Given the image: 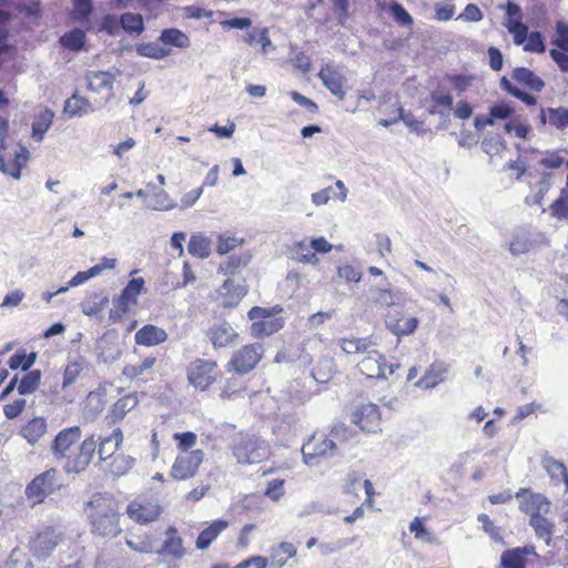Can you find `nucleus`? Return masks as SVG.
<instances>
[{
	"instance_id": "1",
	"label": "nucleus",
	"mask_w": 568,
	"mask_h": 568,
	"mask_svg": "<svg viewBox=\"0 0 568 568\" xmlns=\"http://www.w3.org/2000/svg\"><path fill=\"white\" fill-rule=\"evenodd\" d=\"M92 532L102 538H113L122 529L120 527L119 505L110 494H94L83 506Z\"/></svg>"
},
{
	"instance_id": "2",
	"label": "nucleus",
	"mask_w": 568,
	"mask_h": 568,
	"mask_svg": "<svg viewBox=\"0 0 568 568\" xmlns=\"http://www.w3.org/2000/svg\"><path fill=\"white\" fill-rule=\"evenodd\" d=\"M280 306L274 307H252L248 312V317L253 321L251 331L255 337L268 336L277 332L283 327V320L275 317L276 314L281 313Z\"/></svg>"
},
{
	"instance_id": "3",
	"label": "nucleus",
	"mask_w": 568,
	"mask_h": 568,
	"mask_svg": "<svg viewBox=\"0 0 568 568\" xmlns=\"http://www.w3.org/2000/svg\"><path fill=\"white\" fill-rule=\"evenodd\" d=\"M303 459L308 466L318 464L321 457H333L338 454L337 443L323 433H314L302 447Z\"/></svg>"
},
{
	"instance_id": "4",
	"label": "nucleus",
	"mask_w": 568,
	"mask_h": 568,
	"mask_svg": "<svg viewBox=\"0 0 568 568\" xmlns=\"http://www.w3.org/2000/svg\"><path fill=\"white\" fill-rule=\"evenodd\" d=\"M62 484L58 478V470L51 468L37 476L26 488V495L34 504H40L44 499L59 490Z\"/></svg>"
},
{
	"instance_id": "5",
	"label": "nucleus",
	"mask_w": 568,
	"mask_h": 568,
	"mask_svg": "<svg viewBox=\"0 0 568 568\" xmlns=\"http://www.w3.org/2000/svg\"><path fill=\"white\" fill-rule=\"evenodd\" d=\"M234 455L242 464L260 463L268 456V446L255 436H245L236 443Z\"/></svg>"
},
{
	"instance_id": "6",
	"label": "nucleus",
	"mask_w": 568,
	"mask_h": 568,
	"mask_svg": "<svg viewBox=\"0 0 568 568\" xmlns=\"http://www.w3.org/2000/svg\"><path fill=\"white\" fill-rule=\"evenodd\" d=\"M364 357L358 362L357 367L367 378H387L394 373V365H386L385 357L377 351L376 346H371Z\"/></svg>"
},
{
	"instance_id": "7",
	"label": "nucleus",
	"mask_w": 568,
	"mask_h": 568,
	"mask_svg": "<svg viewBox=\"0 0 568 568\" xmlns=\"http://www.w3.org/2000/svg\"><path fill=\"white\" fill-rule=\"evenodd\" d=\"M204 459V453L201 449L180 453L170 471V476L176 480H186L194 477L200 465Z\"/></svg>"
},
{
	"instance_id": "8",
	"label": "nucleus",
	"mask_w": 568,
	"mask_h": 568,
	"mask_svg": "<svg viewBox=\"0 0 568 568\" xmlns=\"http://www.w3.org/2000/svg\"><path fill=\"white\" fill-rule=\"evenodd\" d=\"M262 356L263 347L261 344L246 345L234 353L229 366L236 373L247 374L257 365Z\"/></svg>"
},
{
	"instance_id": "9",
	"label": "nucleus",
	"mask_w": 568,
	"mask_h": 568,
	"mask_svg": "<svg viewBox=\"0 0 568 568\" xmlns=\"http://www.w3.org/2000/svg\"><path fill=\"white\" fill-rule=\"evenodd\" d=\"M352 422L363 432L377 433L381 429V413L377 405L362 403L352 414Z\"/></svg>"
},
{
	"instance_id": "10",
	"label": "nucleus",
	"mask_w": 568,
	"mask_h": 568,
	"mask_svg": "<svg viewBox=\"0 0 568 568\" xmlns=\"http://www.w3.org/2000/svg\"><path fill=\"white\" fill-rule=\"evenodd\" d=\"M187 377L190 383L196 388L205 389L217 377L215 362L206 359L194 361L189 368Z\"/></svg>"
},
{
	"instance_id": "11",
	"label": "nucleus",
	"mask_w": 568,
	"mask_h": 568,
	"mask_svg": "<svg viewBox=\"0 0 568 568\" xmlns=\"http://www.w3.org/2000/svg\"><path fill=\"white\" fill-rule=\"evenodd\" d=\"M403 294L398 290H392L388 287V283L385 285H373L368 290L367 303L372 307L376 308H389L400 304Z\"/></svg>"
},
{
	"instance_id": "12",
	"label": "nucleus",
	"mask_w": 568,
	"mask_h": 568,
	"mask_svg": "<svg viewBox=\"0 0 568 568\" xmlns=\"http://www.w3.org/2000/svg\"><path fill=\"white\" fill-rule=\"evenodd\" d=\"M98 442L93 436L85 438L79 447V452L73 458H69L64 465L67 473L79 474L83 471L91 463L97 449Z\"/></svg>"
},
{
	"instance_id": "13",
	"label": "nucleus",
	"mask_w": 568,
	"mask_h": 568,
	"mask_svg": "<svg viewBox=\"0 0 568 568\" xmlns=\"http://www.w3.org/2000/svg\"><path fill=\"white\" fill-rule=\"evenodd\" d=\"M516 498L520 500L519 508L529 514L530 517L535 514L541 515L549 511L550 503L541 494H534L526 488H521L516 493Z\"/></svg>"
},
{
	"instance_id": "14",
	"label": "nucleus",
	"mask_w": 568,
	"mask_h": 568,
	"mask_svg": "<svg viewBox=\"0 0 568 568\" xmlns=\"http://www.w3.org/2000/svg\"><path fill=\"white\" fill-rule=\"evenodd\" d=\"M129 517L140 524H149L154 521L161 514V507L154 501L134 500L128 506Z\"/></svg>"
},
{
	"instance_id": "15",
	"label": "nucleus",
	"mask_w": 568,
	"mask_h": 568,
	"mask_svg": "<svg viewBox=\"0 0 568 568\" xmlns=\"http://www.w3.org/2000/svg\"><path fill=\"white\" fill-rule=\"evenodd\" d=\"M247 288L244 280H226L219 290L221 304L224 307H233L246 295Z\"/></svg>"
},
{
	"instance_id": "16",
	"label": "nucleus",
	"mask_w": 568,
	"mask_h": 568,
	"mask_svg": "<svg viewBox=\"0 0 568 568\" xmlns=\"http://www.w3.org/2000/svg\"><path fill=\"white\" fill-rule=\"evenodd\" d=\"M541 237L540 233L534 232L528 227H518L514 232L509 251L513 255L527 253Z\"/></svg>"
},
{
	"instance_id": "17",
	"label": "nucleus",
	"mask_w": 568,
	"mask_h": 568,
	"mask_svg": "<svg viewBox=\"0 0 568 568\" xmlns=\"http://www.w3.org/2000/svg\"><path fill=\"white\" fill-rule=\"evenodd\" d=\"M81 437V429L78 426L62 429L54 438L51 449L57 458L68 457V452Z\"/></svg>"
},
{
	"instance_id": "18",
	"label": "nucleus",
	"mask_w": 568,
	"mask_h": 568,
	"mask_svg": "<svg viewBox=\"0 0 568 568\" xmlns=\"http://www.w3.org/2000/svg\"><path fill=\"white\" fill-rule=\"evenodd\" d=\"M323 84L341 101L345 99L346 92L344 90L345 77L331 64H326L318 73Z\"/></svg>"
},
{
	"instance_id": "19",
	"label": "nucleus",
	"mask_w": 568,
	"mask_h": 568,
	"mask_svg": "<svg viewBox=\"0 0 568 568\" xmlns=\"http://www.w3.org/2000/svg\"><path fill=\"white\" fill-rule=\"evenodd\" d=\"M59 539V534L53 528H45L33 539L31 549L39 558L48 557L55 549Z\"/></svg>"
},
{
	"instance_id": "20",
	"label": "nucleus",
	"mask_w": 568,
	"mask_h": 568,
	"mask_svg": "<svg viewBox=\"0 0 568 568\" xmlns=\"http://www.w3.org/2000/svg\"><path fill=\"white\" fill-rule=\"evenodd\" d=\"M558 39L554 42L557 44V49L549 51L550 57L560 67L562 71H568V24L564 21L557 23Z\"/></svg>"
},
{
	"instance_id": "21",
	"label": "nucleus",
	"mask_w": 568,
	"mask_h": 568,
	"mask_svg": "<svg viewBox=\"0 0 568 568\" xmlns=\"http://www.w3.org/2000/svg\"><path fill=\"white\" fill-rule=\"evenodd\" d=\"M120 74L121 71L119 69H115L114 72L90 71L85 75L88 89L95 93H100L103 90L111 91L113 89V82L116 75Z\"/></svg>"
},
{
	"instance_id": "22",
	"label": "nucleus",
	"mask_w": 568,
	"mask_h": 568,
	"mask_svg": "<svg viewBox=\"0 0 568 568\" xmlns=\"http://www.w3.org/2000/svg\"><path fill=\"white\" fill-rule=\"evenodd\" d=\"M419 320L415 316H406L405 314L397 313L394 316H388L386 327L396 336L412 335L418 327Z\"/></svg>"
},
{
	"instance_id": "23",
	"label": "nucleus",
	"mask_w": 568,
	"mask_h": 568,
	"mask_svg": "<svg viewBox=\"0 0 568 568\" xmlns=\"http://www.w3.org/2000/svg\"><path fill=\"white\" fill-rule=\"evenodd\" d=\"M209 338L214 347H227L235 344L239 337L237 333L226 322H222L212 326L209 331Z\"/></svg>"
},
{
	"instance_id": "24",
	"label": "nucleus",
	"mask_w": 568,
	"mask_h": 568,
	"mask_svg": "<svg viewBox=\"0 0 568 568\" xmlns=\"http://www.w3.org/2000/svg\"><path fill=\"white\" fill-rule=\"evenodd\" d=\"M139 404V396L136 393L128 394L118 399L111 407L105 419L110 425L123 419L125 415L134 409Z\"/></svg>"
},
{
	"instance_id": "25",
	"label": "nucleus",
	"mask_w": 568,
	"mask_h": 568,
	"mask_svg": "<svg viewBox=\"0 0 568 568\" xmlns=\"http://www.w3.org/2000/svg\"><path fill=\"white\" fill-rule=\"evenodd\" d=\"M122 442L123 433L120 428H114L110 435L100 437L98 448L99 460L104 462L111 458L116 453Z\"/></svg>"
},
{
	"instance_id": "26",
	"label": "nucleus",
	"mask_w": 568,
	"mask_h": 568,
	"mask_svg": "<svg viewBox=\"0 0 568 568\" xmlns=\"http://www.w3.org/2000/svg\"><path fill=\"white\" fill-rule=\"evenodd\" d=\"M448 372V366L443 362L433 363L425 372L423 377L416 383V386L423 388H434L444 381V375Z\"/></svg>"
},
{
	"instance_id": "27",
	"label": "nucleus",
	"mask_w": 568,
	"mask_h": 568,
	"mask_svg": "<svg viewBox=\"0 0 568 568\" xmlns=\"http://www.w3.org/2000/svg\"><path fill=\"white\" fill-rule=\"evenodd\" d=\"M89 369L90 363L83 356H75L64 369L62 387L73 384L83 374H88Z\"/></svg>"
},
{
	"instance_id": "28",
	"label": "nucleus",
	"mask_w": 568,
	"mask_h": 568,
	"mask_svg": "<svg viewBox=\"0 0 568 568\" xmlns=\"http://www.w3.org/2000/svg\"><path fill=\"white\" fill-rule=\"evenodd\" d=\"M166 338V332L154 325H145L135 333L136 344L144 346L158 345Z\"/></svg>"
},
{
	"instance_id": "29",
	"label": "nucleus",
	"mask_w": 568,
	"mask_h": 568,
	"mask_svg": "<svg viewBox=\"0 0 568 568\" xmlns=\"http://www.w3.org/2000/svg\"><path fill=\"white\" fill-rule=\"evenodd\" d=\"M144 280L142 277L132 278L131 281H129L119 298V307L123 313H125L129 310L130 303H136V297L142 292Z\"/></svg>"
},
{
	"instance_id": "30",
	"label": "nucleus",
	"mask_w": 568,
	"mask_h": 568,
	"mask_svg": "<svg viewBox=\"0 0 568 568\" xmlns=\"http://www.w3.org/2000/svg\"><path fill=\"white\" fill-rule=\"evenodd\" d=\"M229 523L226 520H215L205 528L197 537L196 547L201 550L207 549L217 536L226 529Z\"/></svg>"
},
{
	"instance_id": "31",
	"label": "nucleus",
	"mask_w": 568,
	"mask_h": 568,
	"mask_svg": "<svg viewBox=\"0 0 568 568\" xmlns=\"http://www.w3.org/2000/svg\"><path fill=\"white\" fill-rule=\"evenodd\" d=\"M530 548L518 547L501 554L500 562L504 568H525V557L530 554Z\"/></svg>"
},
{
	"instance_id": "32",
	"label": "nucleus",
	"mask_w": 568,
	"mask_h": 568,
	"mask_svg": "<svg viewBox=\"0 0 568 568\" xmlns=\"http://www.w3.org/2000/svg\"><path fill=\"white\" fill-rule=\"evenodd\" d=\"M338 345L346 354H365L371 346H376V343L371 338H339Z\"/></svg>"
},
{
	"instance_id": "33",
	"label": "nucleus",
	"mask_w": 568,
	"mask_h": 568,
	"mask_svg": "<svg viewBox=\"0 0 568 568\" xmlns=\"http://www.w3.org/2000/svg\"><path fill=\"white\" fill-rule=\"evenodd\" d=\"M542 466L545 470L548 473L550 478L556 481L562 480L566 488L565 490H568V473L565 464L556 460L552 457L546 456L542 459Z\"/></svg>"
},
{
	"instance_id": "34",
	"label": "nucleus",
	"mask_w": 568,
	"mask_h": 568,
	"mask_svg": "<svg viewBox=\"0 0 568 568\" xmlns=\"http://www.w3.org/2000/svg\"><path fill=\"white\" fill-rule=\"evenodd\" d=\"M47 432V422L42 417L31 419L22 429V436L30 444H36Z\"/></svg>"
},
{
	"instance_id": "35",
	"label": "nucleus",
	"mask_w": 568,
	"mask_h": 568,
	"mask_svg": "<svg viewBox=\"0 0 568 568\" xmlns=\"http://www.w3.org/2000/svg\"><path fill=\"white\" fill-rule=\"evenodd\" d=\"M54 113L45 109L40 112L32 123V138L38 142L43 140L44 133L49 130L53 122Z\"/></svg>"
},
{
	"instance_id": "36",
	"label": "nucleus",
	"mask_w": 568,
	"mask_h": 568,
	"mask_svg": "<svg viewBox=\"0 0 568 568\" xmlns=\"http://www.w3.org/2000/svg\"><path fill=\"white\" fill-rule=\"evenodd\" d=\"M513 78L520 83L526 84L529 89L534 91H541L545 87V82L537 77L532 71L526 68H516L513 71Z\"/></svg>"
},
{
	"instance_id": "37",
	"label": "nucleus",
	"mask_w": 568,
	"mask_h": 568,
	"mask_svg": "<svg viewBox=\"0 0 568 568\" xmlns=\"http://www.w3.org/2000/svg\"><path fill=\"white\" fill-rule=\"evenodd\" d=\"M92 111L93 109L91 108L88 99L77 94H73L71 98H69L64 104V112L70 116H81Z\"/></svg>"
},
{
	"instance_id": "38",
	"label": "nucleus",
	"mask_w": 568,
	"mask_h": 568,
	"mask_svg": "<svg viewBox=\"0 0 568 568\" xmlns=\"http://www.w3.org/2000/svg\"><path fill=\"white\" fill-rule=\"evenodd\" d=\"M121 28L128 33L141 34L144 31V20L140 13L126 12L120 17Z\"/></svg>"
},
{
	"instance_id": "39",
	"label": "nucleus",
	"mask_w": 568,
	"mask_h": 568,
	"mask_svg": "<svg viewBox=\"0 0 568 568\" xmlns=\"http://www.w3.org/2000/svg\"><path fill=\"white\" fill-rule=\"evenodd\" d=\"M187 250L193 256L205 258L211 254V241L201 234L192 235Z\"/></svg>"
},
{
	"instance_id": "40",
	"label": "nucleus",
	"mask_w": 568,
	"mask_h": 568,
	"mask_svg": "<svg viewBox=\"0 0 568 568\" xmlns=\"http://www.w3.org/2000/svg\"><path fill=\"white\" fill-rule=\"evenodd\" d=\"M250 253H243L241 255H231L226 261L220 264L219 270L225 274H234L237 270L245 267L251 261Z\"/></svg>"
},
{
	"instance_id": "41",
	"label": "nucleus",
	"mask_w": 568,
	"mask_h": 568,
	"mask_svg": "<svg viewBox=\"0 0 568 568\" xmlns=\"http://www.w3.org/2000/svg\"><path fill=\"white\" fill-rule=\"evenodd\" d=\"M159 40L164 44L174 45L181 49L189 48L190 45L187 36L178 29L163 30Z\"/></svg>"
},
{
	"instance_id": "42",
	"label": "nucleus",
	"mask_w": 568,
	"mask_h": 568,
	"mask_svg": "<svg viewBox=\"0 0 568 568\" xmlns=\"http://www.w3.org/2000/svg\"><path fill=\"white\" fill-rule=\"evenodd\" d=\"M163 550L166 555L176 559L183 557L184 548L182 545V539L175 536V529L170 528L166 531V539L163 545Z\"/></svg>"
},
{
	"instance_id": "43",
	"label": "nucleus",
	"mask_w": 568,
	"mask_h": 568,
	"mask_svg": "<svg viewBox=\"0 0 568 568\" xmlns=\"http://www.w3.org/2000/svg\"><path fill=\"white\" fill-rule=\"evenodd\" d=\"M136 53L141 57L162 59L170 53V50L163 48L159 42H148L136 45Z\"/></svg>"
},
{
	"instance_id": "44",
	"label": "nucleus",
	"mask_w": 568,
	"mask_h": 568,
	"mask_svg": "<svg viewBox=\"0 0 568 568\" xmlns=\"http://www.w3.org/2000/svg\"><path fill=\"white\" fill-rule=\"evenodd\" d=\"M40 381L41 372L39 369L29 372L27 375H24L18 385L19 394L27 395L36 392L39 387Z\"/></svg>"
},
{
	"instance_id": "45",
	"label": "nucleus",
	"mask_w": 568,
	"mask_h": 568,
	"mask_svg": "<svg viewBox=\"0 0 568 568\" xmlns=\"http://www.w3.org/2000/svg\"><path fill=\"white\" fill-rule=\"evenodd\" d=\"M28 154H29L28 150L22 148L21 153L17 154L16 160L10 163H6L3 161V158L0 155V171L19 180L21 176V166H22L20 159L23 158L26 160Z\"/></svg>"
},
{
	"instance_id": "46",
	"label": "nucleus",
	"mask_w": 568,
	"mask_h": 568,
	"mask_svg": "<svg viewBox=\"0 0 568 568\" xmlns=\"http://www.w3.org/2000/svg\"><path fill=\"white\" fill-rule=\"evenodd\" d=\"M530 525L535 529L537 537L545 539V541L549 544L552 525L542 515L538 514L531 516Z\"/></svg>"
},
{
	"instance_id": "47",
	"label": "nucleus",
	"mask_w": 568,
	"mask_h": 568,
	"mask_svg": "<svg viewBox=\"0 0 568 568\" xmlns=\"http://www.w3.org/2000/svg\"><path fill=\"white\" fill-rule=\"evenodd\" d=\"M293 257L305 264H316L318 262V257L316 253L312 251L311 246L306 245L304 242H297L293 248Z\"/></svg>"
},
{
	"instance_id": "48",
	"label": "nucleus",
	"mask_w": 568,
	"mask_h": 568,
	"mask_svg": "<svg viewBox=\"0 0 568 568\" xmlns=\"http://www.w3.org/2000/svg\"><path fill=\"white\" fill-rule=\"evenodd\" d=\"M155 364L154 357H146L141 363L138 364H129L123 368V375L128 378H136L141 376L144 372L151 369Z\"/></svg>"
},
{
	"instance_id": "49",
	"label": "nucleus",
	"mask_w": 568,
	"mask_h": 568,
	"mask_svg": "<svg viewBox=\"0 0 568 568\" xmlns=\"http://www.w3.org/2000/svg\"><path fill=\"white\" fill-rule=\"evenodd\" d=\"M37 354L30 353L26 354L24 351L17 352L14 355H12L9 359V367L11 369H17L21 367L23 371H28L36 362Z\"/></svg>"
},
{
	"instance_id": "50",
	"label": "nucleus",
	"mask_w": 568,
	"mask_h": 568,
	"mask_svg": "<svg viewBox=\"0 0 568 568\" xmlns=\"http://www.w3.org/2000/svg\"><path fill=\"white\" fill-rule=\"evenodd\" d=\"M84 40H85L84 32L80 29H74V30L65 33L61 38V43L63 47H65L70 50L78 51L83 47Z\"/></svg>"
},
{
	"instance_id": "51",
	"label": "nucleus",
	"mask_w": 568,
	"mask_h": 568,
	"mask_svg": "<svg viewBox=\"0 0 568 568\" xmlns=\"http://www.w3.org/2000/svg\"><path fill=\"white\" fill-rule=\"evenodd\" d=\"M109 303L108 296L98 297L88 301L82 305V312L88 316H99Z\"/></svg>"
},
{
	"instance_id": "52",
	"label": "nucleus",
	"mask_w": 568,
	"mask_h": 568,
	"mask_svg": "<svg viewBox=\"0 0 568 568\" xmlns=\"http://www.w3.org/2000/svg\"><path fill=\"white\" fill-rule=\"evenodd\" d=\"M509 33L514 36V42L516 44L525 43L528 37V28L520 20L508 21L506 24Z\"/></svg>"
},
{
	"instance_id": "53",
	"label": "nucleus",
	"mask_w": 568,
	"mask_h": 568,
	"mask_svg": "<svg viewBox=\"0 0 568 568\" xmlns=\"http://www.w3.org/2000/svg\"><path fill=\"white\" fill-rule=\"evenodd\" d=\"M329 434L337 444L348 442L355 436V432L343 423L334 424Z\"/></svg>"
},
{
	"instance_id": "54",
	"label": "nucleus",
	"mask_w": 568,
	"mask_h": 568,
	"mask_svg": "<svg viewBox=\"0 0 568 568\" xmlns=\"http://www.w3.org/2000/svg\"><path fill=\"white\" fill-rule=\"evenodd\" d=\"M133 459L125 455H118L113 458L110 464V470L113 475H123L126 470L132 467Z\"/></svg>"
},
{
	"instance_id": "55",
	"label": "nucleus",
	"mask_w": 568,
	"mask_h": 568,
	"mask_svg": "<svg viewBox=\"0 0 568 568\" xmlns=\"http://www.w3.org/2000/svg\"><path fill=\"white\" fill-rule=\"evenodd\" d=\"M217 241L219 242H217L216 251L220 255H224V254L231 252L232 250L240 246L244 242L243 239H237L234 236H224V235H219Z\"/></svg>"
},
{
	"instance_id": "56",
	"label": "nucleus",
	"mask_w": 568,
	"mask_h": 568,
	"mask_svg": "<svg viewBox=\"0 0 568 568\" xmlns=\"http://www.w3.org/2000/svg\"><path fill=\"white\" fill-rule=\"evenodd\" d=\"M549 123L558 130H564L568 125V110L549 109Z\"/></svg>"
},
{
	"instance_id": "57",
	"label": "nucleus",
	"mask_w": 568,
	"mask_h": 568,
	"mask_svg": "<svg viewBox=\"0 0 568 568\" xmlns=\"http://www.w3.org/2000/svg\"><path fill=\"white\" fill-rule=\"evenodd\" d=\"M524 50L530 52L542 53L545 51V44L541 38V34L537 31H534L528 34L525 41Z\"/></svg>"
},
{
	"instance_id": "58",
	"label": "nucleus",
	"mask_w": 568,
	"mask_h": 568,
	"mask_svg": "<svg viewBox=\"0 0 568 568\" xmlns=\"http://www.w3.org/2000/svg\"><path fill=\"white\" fill-rule=\"evenodd\" d=\"M151 210H170L174 204L169 199L168 194L162 190L155 193L148 205Z\"/></svg>"
},
{
	"instance_id": "59",
	"label": "nucleus",
	"mask_w": 568,
	"mask_h": 568,
	"mask_svg": "<svg viewBox=\"0 0 568 568\" xmlns=\"http://www.w3.org/2000/svg\"><path fill=\"white\" fill-rule=\"evenodd\" d=\"M173 437L178 440V448L181 453L190 452L189 449L196 443V435L192 432L176 433Z\"/></svg>"
},
{
	"instance_id": "60",
	"label": "nucleus",
	"mask_w": 568,
	"mask_h": 568,
	"mask_svg": "<svg viewBox=\"0 0 568 568\" xmlns=\"http://www.w3.org/2000/svg\"><path fill=\"white\" fill-rule=\"evenodd\" d=\"M564 192L565 191L562 190L561 196L555 200L549 207L551 215L558 219H565L568 216V202L564 196Z\"/></svg>"
},
{
	"instance_id": "61",
	"label": "nucleus",
	"mask_w": 568,
	"mask_h": 568,
	"mask_svg": "<svg viewBox=\"0 0 568 568\" xmlns=\"http://www.w3.org/2000/svg\"><path fill=\"white\" fill-rule=\"evenodd\" d=\"M283 486H284V480L273 479L268 483L267 488L265 490V495L270 499L277 501L284 495Z\"/></svg>"
},
{
	"instance_id": "62",
	"label": "nucleus",
	"mask_w": 568,
	"mask_h": 568,
	"mask_svg": "<svg viewBox=\"0 0 568 568\" xmlns=\"http://www.w3.org/2000/svg\"><path fill=\"white\" fill-rule=\"evenodd\" d=\"M120 28V17L108 14L103 18L101 30L105 31L110 36H116Z\"/></svg>"
},
{
	"instance_id": "63",
	"label": "nucleus",
	"mask_w": 568,
	"mask_h": 568,
	"mask_svg": "<svg viewBox=\"0 0 568 568\" xmlns=\"http://www.w3.org/2000/svg\"><path fill=\"white\" fill-rule=\"evenodd\" d=\"M338 277L345 280L346 282H359L362 278V273L352 265L339 266L337 270Z\"/></svg>"
},
{
	"instance_id": "64",
	"label": "nucleus",
	"mask_w": 568,
	"mask_h": 568,
	"mask_svg": "<svg viewBox=\"0 0 568 568\" xmlns=\"http://www.w3.org/2000/svg\"><path fill=\"white\" fill-rule=\"evenodd\" d=\"M390 12L395 20L403 26H408L413 22L412 16L399 3H393Z\"/></svg>"
}]
</instances>
